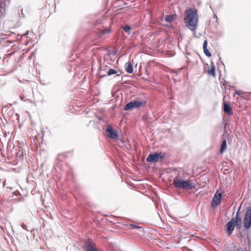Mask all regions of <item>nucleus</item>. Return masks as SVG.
<instances>
[{"label": "nucleus", "instance_id": "obj_19", "mask_svg": "<svg viewBox=\"0 0 251 251\" xmlns=\"http://www.w3.org/2000/svg\"><path fill=\"white\" fill-rule=\"evenodd\" d=\"M207 42L206 40H205L203 44V49H207Z\"/></svg>", "mask_w": 251, "mask_h": 251}, {"label": "nucleus", "instance_id": "obj_11", "mask_svg": "<svg viewBox=\"0 0 251 251\" xmlns=\"http://www.w3.org/2000/svg\"><path fill=\"white\" fill-rule=\"evenodd\" d=\"M224 111L225 112L227 113L228 114H231V109L229 102L226 101L224 103Z\"/></svg>", "mask_w": 251, "mask_h": 251}, {"label": "nucleus", "instance_id": "obj_16", "mask_svg": "<svg viewBox=\"0 0 251 251\" xmlns=\"http://www.w3.org/2000/svg\"><path fill=\"white\" fill-rule=\"evenodd\" d=\"M117 72L114 69H110L108 72V75H110L117 74Z\"/></svg>", "mask_w": 251, "mask_h": 251}, {"label": "nucleus", "instance_id": "obj_6", "mask_svg": "<svg viewBox=\"0 0 251 251\" xmlns=\"http://www.w3.org/2000/svg\"><path fill=\"white\" fill-rule=\"evenodd\" d=\"M163 156L161 152H156L149 155L147 158V161L149 162H157L159 161Z\"/></svg>", "mask_w": 251, "mask_h": 251}, {"label": "nucleus", "instance_id": "obj_18", "mask_svg": "<svg viewBox=\"0 0 251 251\" xmlns=\"http://www.w3.org/2000/svg\"><path fill=\"white\" fill-rule=\"evenodd\" d=\"M203 51H204V53L205 54V55L206 56H211L210 52L207 49H204Z\"/></svg>", "mask_w": 251, "mask_h": 251}, {"label": "nucleus", "instance_id": "obj_12", "mask_svg": "<svg viewBox=\"0 0 251 251\" xmlns=\"http://www.w3.org/2000/svg\"><path fill=\"white\" fill-rule=\"evenodd\" d=\"M125 69L128 73H132L133 71V64L131 62H127L125 64Z\"/></svg>", "mask_w": 251, "mask_h": 251}, {"label": "nucleus", "instance_id": "obj_13", "mask_svg": "<svg viewBox=\"0 0 251 251\" xmlns=\"http://www.w3.org/2000/svg\"><path fill=\"white\" fill-rule=\"evenodd\" d=\"M226 140H224V141H223V142L222 143L221 148H220V152L221 153H222L226 150Z\"/></svg>", "mask_w": 251, "mask_h": 251}, {"label": "nucleus", "instance_id": "obj_20", "mask_svg": "<svg viewBox=\"0 0 251 251\" xmlns=\"http://www.w3.org/2000/svg\"><path fill=\"white\" fill-rule=\"evenodd\" d=\"M236 93L238 95H241V94H243V93L241 91H240V90L236 91Z\"/></svg>", "mask_w": 251, "mask_h": 251}, {"label": "nucleus", "instance_id": "obj_5", "mask_svg": "<svg viewBox=\"0 0 251 251\" xmlns=\"http://www.w3.org/2000/svg\"><path fill=\"white\" fill-rule=\"evenodd\" d=\"M204 71L209 75H211L213 77H215V67L214 63L213 61H211L210 64H206L204 65Z\"/></svg>", "mask_w": 251, "mask_h": 251}, {"label": "nucleus", "instance_id": "obj_10", "mask_svg": "<svg viewBox=\"0 0 251 251\" xmlns=\"http://www.w3.org/2000/svg\"><path fill=\"white\" fill-rule=\"evenodd\" d=\"M239 211V209L238 210V211L236 213V220H235V224H236L237 227L240 229L242 227V219L239 216V214H238Z\"/></svg>", "mask_w": 251, "mask_h": 251}, {"label": "nucleus", "instance_id": "obj_8", "mask_svg": "<svg viewBox=\"0 0 251 251\" xmlns=\"http://www.w3.org/2000/svg\"><path fill=\"white\" fill-rule=\"evenodd\" d=\"M235 227V219H232L226 226V230L229 234L232 233Z\"/></svg>", "mask_w": 251, "mask_h": 251}, {"label": "nucleus", "instance_id": "obj_21", "mask_svg": "<svg viewBox=\"0 0 251 251\" xmlns=\"http://www.w3.org/2000/svg\"><path fill=\"white\" fill-rule=\"evenodd\" d=\"M133 228H139V226H135V225H130Z\"/></svg>", "mask_w": 251, "mask_h": 251}, {"label": "nucleus", "instance_id": "obj_4", "mask_svg": "<svg viewBox=\"0 0 251 251\" xmlns=\"http://www.w3.org/2000/svg\"><path fill=\"white\" fill-rule=\"evenodd\" d=\"M244 228L249 229L251 228V208H248L245 214L243 219Z\"/></svg>", "mask_w": 251, "mask_h": 251}, {"label": "nucleus", "instance_id": "obj_1", "mask_svg": "<svg viewBox=\"0 0 251 251\" xmlns=\"http://www.w3.org/2000/svg\"><path fill=\"white\" fill-rule=\"evenodd\" d=\"M184 21L187 27L191 30L195 31L198 23L197 11L191 9L186 11Z\"/></svg>", "mask_w": 251, "mask_h": 251}, {"label": "nucleus", "instance_id": "obj_15", "mask_svg": "<svg viewBox=\"0 0 251 251\" xmlns=\"http://www.w3.org/2000/svg\"><path fill=\"white\" fill-rule=\"evenodd\" d=\"M174 19V16L172 15L167 16L165 20L168 22H171Z\"/></svg>", "mask_w": 251, "mask_h": 251}, {"label": "nucleus", "instance_id": "obj_7", "mask_svg": "<svg viewBox=\"0 0 251 251\" xmlns=\"http://www.w3.org/2000/svg\"><path fill=\"white\" fill-rule=\"evenodd\" d=\"M106 132L107 136H108L109 137H110L112 139H116L118 138V135L117 132L116 131L114 130L112 128L111 126H107Z\"/></svg>", "mask_w": 251, "mask_h": 251}, {"label": "nucleus", "instance_id": "obj_9", "mask_svg": "<svg viewBox=\"0 0 251 251\" xmlns=\"http://www.w3.org/2000/svg\"><path fill=\"white\" fill-rule=\"evenodd\" d=\"M222 201V194L218 191L215 193L212 200L213 206H217L220 204Z\"/></svg>", "mask_w": 251, "mask_h": 251}, {"label": "nucleus", "instance_id": "obj_14", "mask_svg": "<svg viewBox=\"0 0 251 251\" xmlns=\"http://www.w3.org/2000/svg\"><path fill=\"white\" fill-rule=\"evenodd\" d=\"M86 251H97L96 249L92 245L88 244L85 247Z\"/></svg>", "mask_w": 251, "mask_h": 251}, {"label": "nucleus", "instance_id": "obj_2", "mask_svg": "<svg viewBox=\"0 0 251 251\" xmlns=\"http://www.w3.org/2000/svg\"><path fill=\"white\" fill-rule=\"evenodd\" d=\"M174 185L177 188L192 189L196 186L195 183L191 179H184L179 177H175L173 182Z\"/></svg>", "mask_w": 251, "mask_h": 251}, {"label": "nucleus", "instance_id": "obj_3", "mask_svg": "<svg viewBox=\"0 0 251 251\" xmlns=\"http://www.w3.org/2000/svg\"><path fill=\"white\" fill-rule=\"evenodd\" d=\"M146 103L145 101L140 100H135L127 103L124 107L125 110H131L134 108H139Z\"/></svg>", "mask_w": 251, "mask_h": 251}, {"label": "nucleus", "instance_id": "obj_17", "mask_svg": "<svg viewBox=\"0 0 251 251\" xmlns=\"http://www.w3.org/2000/svg\"><path fill=\"white\" fill-rule=\"evenodd\" d=\"M123 29L125 30V31H126V32L129 33L130 29V27L129 26H128V25H126V26H125L123 28Z\"/></svg>", "mask_w": 251, "mask_h": 251}]
</instances>
